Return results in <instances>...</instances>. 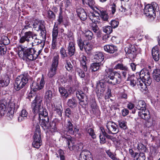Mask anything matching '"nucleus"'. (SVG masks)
Returning <instances> with one entry per match:
<instances>
[{"mask_svg": "<svg viewBox=\"0 0 160 160\" xmlns=\"http://www.w3.org/2000/svg\"><path fill=\"white\" fill-rule=\"evenodd\" d=\"M118 22L115 20H112L110 22V24L112 28H116L118 27Z\"/></svg>", "mask_w": 160, "mask_h": 160, "instance_id": "63", "label": "nucleus"}, {"mask_svg": "<svg viewBox=\"0 0 160 160\" xmlns=\"http://www.w3.org/2000/svg\"><path fill=\"white\" fill-rule=\"evenodd\" d=\"M9 42V40L7 36L4 35L2 36L0 40V45L6 46L8 44Z\"/></svg>", "mask_w": 160, "mask_h": 160, "instance_id": "35", "label": "nucleus"}, {"mask_svg": "<svg viewBox=\"0 0 160 160\" xmlns=\"http://www.w3.org/2000/svg\"><path fill=\"white\" fill-rule=\"evenodd\" d=\"M66 139L68 148L71 151L73 150L76 148V144L75 139L74 138H71L70 136H68Z\"/></svg>", "mask_w": 160, "mask_h": 160, "instance_id": "20", "label": "nucleus"}, {"mask_svg": "<svg viewBox=\"0 0 160 160\" xmlns=\"http://www.w3.org/2000/svg\"><path fill=\"white\" fill-rule=\"evenodd\" d=\"M34 38V34L32 32L29 31L25 32L24 33V35L20 36L19 40V42L21 44H23L26 42L27 44L28 45V44L30 41V38Z\"/></svg>", "mask_w": 160, "mask_h": 160, "instance_id": "12", "label": "nucleus"}, {"mask_svg": "<svg viewBox=\"0 0 160 160\" xmlns=\"http://www.w3.org/2000/svg\"><path fill=\"white\" fill-rule=\"evenodd\" d=\"M87 60L86 57L84 55H82L81 58V63L82 65L83 68L85 71H86L87 70V67L86 65V61Z\"/></svg>", "mask_w": 160, "mask_h": 160, "instance_id": "41", "label": "nucleus"}, {"mask_svg": "<svg viewBox=\"0 0 160 160\" xmlns=\"http://www.w3.org/2000/svg\"><path fill=\"white\" fill-rule=\"evenodd\" d=\"M78 44L81 50L82 51L84 48V46L85 45L84 42L81 39H79L78 40Z\"/></svg>", "mask_w": 160, "mask_h": 160, "instance_id": "57", "label": "nucleus"}, {"mask_svg": "<svg viewBox=\"0 0 160 160\" xmlns=\"http://www.w3.org/2000/svg\"><path fill=\"white\" fill-rule=\"evenodd\" d=\"M84 49L86 52H89L92 49V46L90 43H87L84 46Z\"/></svg>", "mask_w": 160, "mask_h": 160, "instance_id": "58", "label": "nucleus"}, {"mask_svg": "<svg viewBox=\"0 0 160 160\" xmlns=\"http://www.w3.org/2000/svg\"><path fill=\"white\" fill-rule=\"evenodd\" d=\"M58 34V28L57 25H56L55 24L52 31V38L57 39V36Z\"/></svg>", "mask_w": 160, "mask_h": 160, "instance_id": "47", "label": "nucleus"}, {"mask_svg": "<svg viewBox=\"0 0 160 160\" xmlns=\"http://www.w3.org/2000/svg\"><path fill=\"white\" fill-rule=\"evenodd\" d=\"M114 68L116 69H120L122 71H128V68L125 66H124L123 64L121 63H118L114 67Z\"/></svg>", "mask_w": 160, "mask_h": 160, "instance_id": "46", "label": "nucleus"}, {"mask_svg": "<svg viewBox=\"0 0 160 160\" xmlns=\"http://www.w3.org/2000/svg\"><path fill=\"white\" fill-rule=\"evenodd\" d=\"M42 97L39 95H37L33 101L31 105L32 111L35 114L39 113V115H42V114L47 112L46 109L43 108L42 106Z\"/></svg>", "mask_w": 160, "mask_h": 160, "instance_id": "6", "label": "nucleus"}, {"mask_svg": "<svg viewBox=\"0 0 160 160\" xmlns=\"http://www.w3.org/2000/svg\"><path fill=\"white\" fill-rule=\"evenodd\" d=\"M35 128L34 135L33 136V141L32 145L35 148H39L42 145L41 132L40 127L38 125H37Z\"/></svg>", "mask_w": 160, "mask_h": 160, "instance_id": "9", "label": "nucleus"}, {"mask_svg": "<svg viewBox=\"0 0 160 160\" xmlns=\"http://www.w3.org/2000/svg\"><path fill=\"white\" fill-rule=\"evenodd\" d=\"M91 107L92 109V110L94 113H96L99 111L98 107L97 105L96 102L95 101H93L92 102Z\"/></svg>", "mask_w": 160, "mask_h": 160, "instance_id": "53", "label": "nucleus"}, {"mask_svg": "<svg viewBox=\"0 0 160 160\" xmlns=\"http://www.w3.org/2000/svg\"><path fill=\"white\" fill-rule=\"evenodd\" d=\"M103 48L106 51L111 53H114L118 50L117 47L113 44L105 45Z\"/></svg>", "mask_w": 160, "mask_h": 160, "instance_id": "23", "label": "nucleus"}, {"mask_svg": "<svg viewBox=\"0 0 160 160\" xmlns=\"http://www.w3.org/2000/svg\"><path fill=\"white\" fill-rule=\"evenodd\" d=\"M25 25L22 29V31H25L28 29V28H31V22L28 21H26L25 22Z\"/></svg>", "mask_w": 160, "mask_h": 160, "instance_id": "60", "label": "nucleus"}, {"mask_svg": "<svg viewBox=\"0 0 160 160\" xmlns=\"http://www.w3.org/2000/svg\"><path fill=\"white\" fill-rule=\"evenodd\" d=\"M59 91L61 96L63 98H67L69 96V93L64 88L60 87L59 88Z\"/></svg>", "mask_w": 160, "mask_h": 160, "instance_id": "32", "label": "nucleus"}, {"mask_svg": "<svg viewBox=\"0 0 160 160\" xmlns=\"http://www.w3.org/2000/svg\"><path fill=\"white\" fill-rule=\"evenodd\" d=\"M159 8L158 4L153 2L151 4H148L145 7L144 12L146 16L154 18L156 16V12L159 10Z\"/></svg>", "mask_w": 160, "mask_h": 160, "instance_id": "8", "label": "nucleus"}, {"mask_svg": "<svg viewBox=\"0 0 160 160\" xmlns=\"http://www.w3.org/2000/svg\"><path fill=\"white\" fill-rule=\"evenodd\" d=\"M63 34L65 36V38H66V37H67V39H68L69 40H70L71 41H74L73 37L72 35V33L70 31H68L67 34L65 33Z\"/></svg>", "mask_w": 160, "mask_h": 160, "instance_id": "62", "label": "nucleus"}, {"mask_svg": "<svg viewBox=\"0 0 160 160\" xmlns=\"http://www.w3.org/2000/svg\"><path fill=\"white\" fill-rule=\"evenodd\" d=\"M152 74L154 80L158 82L160 81V69H155L153 72Z\"/></svg>", "mask_w": 160, "mask_h": 160, "instance_id": "31", "label": "nucleus"}, {"mask_svg": "<svg viewBox=\"0 0 160 160\" xmlns=\"http://www.w3.org/2000/svg\"><path fill=\"white\" fill-rule=\"evenodd\" d=\"M146 158L144 153L138 152L134 158V160H145Z\"/></svg>", "mask_w": 160, "mask_h": 160, "instance_id": "45", "label": "nucleus"}, {"mask_svg": "<svg viewBox=\"0 0 160 160\" xmlns=\"http://www.w3.org/2000/svg\"><path fill=\"white\" fill-rule=\"evenodd\" d=\"M59 58L58 54L57 53H54L52 58L51 66L58 68Z\"/></svg>", "mask_w": 160, "mask_h": 160, "instance_id": "27", "label": "nucleus"}, {"mask_svg": "<svg viewBox=\"0 0 160 160\" xmlns=\"http://www.w3.org/2000/svg\"><path fill=\"white\" fill-rule=\"evenodd\" d=\"M93 35L92 32L90 30L86 31L83 34L85 39L88 40H90L92 39Z\"/></svg>", "mask_w": 160, "mask_h": 160, "instance_id": "38", "label": "nucleus"}, {"mask_svg": "<svg viewBox=\"0 0 160 160\" xmlns=\"http://www.w3.org/2000/svg\"><path fill=\"white\" fill-rule=\"evenodd\" d=\"M58 24L60 25L63 22V16L62 15V11L60 8V12L59 14L58 18L57 19Z\"/></svg>", "mask_w": 160, "mask_h": 160, "instance_id": "48", "label": "nucleus"}, {"mask_svg": "<svg viewBox=\"0 0 160 160\" xmlns=\"http://www.w3.org/2000/svg\"><path fill=\"white\" fill-rule=\"evenodd\" d=\"M34 38H32L33 40L31 43L32 47L40 44L42 42L41 40L37 38L36 34H34Z\"/></svg>", "mask_w": 160, "mask_h": 160, "instance_id": "44", "label": "nucleus"}, {"mask_svg": "<svg viewBox=\"0 0 160 160\" xmlns=\"http://www.w3.org/2000/svg\"><path fill=\"white\" fill-rule=\"evenodd\" d=\"M6 106L0 103V116H3L6 113V108H7V116L8 120L11 119L14 116L15 109V103L13 99L8 100L6 102Z\"/></svg>", "mask_w": 160, "mask_h": 160, "instance_id": "5", "label": "nucleus"}, {"mask_svg": "<svg viewBox=\"0 0 160 160\" xmlns=\"http://www.w3.org/2000/svg\"><path fill=\"white\" fill-rule=\"evenodd\" d=\"M28 113L27 111L24 109H22L20 112L19 116L18 118V121L19 122L27 118Z\"/></svg>", "mask_w": 160, "mask_h": 160, "instance_id": "29", "label": "nucleus"}, {"mask_svg": "<svg viewBox=\"0 0 160 160\" xmlns=\"http://www.w3.org/2000/svg\"><path fill=\"white\" fill-rule=\"evenodd\" d=\"M47 16L50 20H53L55 18L56 16L55 13L51 11H49L47 13Z\"/></svg>", "mask_w": 160, "mask_h": 160, "instance_id": "51", "label": "nucleus"}, {"mask_svg": "<svg viewBox=\"0 0 160 160\" xmlns=\"http://www.w3.org/2000/svg\"><path fill=\"white\" fill-rule=\"evenodd\" d=\"M83 158L85 160H93L91 153L88 150H83L81 152L79 158Z\"/></svg>", "mask_w": 160, "mask_h": 160, "instance_id": "19", "label": "nucleus"}, {"mask_svg": "<svg viewBox=\"0 0 160 160\" xmlns=\"http://www.w3.org/2000/svg\"><path fill=\"white\" fill-rule=\"evenodd\" d=\"M105 85L103 82H100L97 84V88L98 91L103 92L105 90Z\"/></svg>", "mask_w": 160, "mask_h": 160, "instance_id": "42", "label": "nucleus"}, {"mask_svg": "<svg viewBox=\"0 0 160 160\" xmlns=\"http://www.w3.org/2000/svg\"><path fill=\"white\" fill-rule=\"evenodd\" d=\"M88 132L92 138L94 139L96 138V134L92 128H89L88 130Z\"/></svg>", "mask_w": 160, "mask_h": 160, "instance_id": "59", "label": "nucleus"}, {"mask_svg": "<svg viewBox=\"0 0 160 160\" xmlns=\"http://www.w3.org/2000/svg\"><path fill=\"white\" fill-rule=\"evenodd\" d=\"M56 154L57 155V158H58L59 156L60 160H66L63 150L59 149L58 151V153H56Z\"/></svg>", "mask_w": 160, "mask_h": 160, "instance_id": "49", "label": "nucleus"}, {"mask_svg": "<svg viewBox=\"0 0 160 160\" xmlns=\"http://www.w3.org/2000/svg\"><path fill=\"white\" fill-rule=\"evenodd\" d=\"M103 79L108 83L113 85L119 84L121 81L120 74L116 71H113L111 69L105 70Z\"/></svg>", "mask_w": 160, "mask_h": 160, "instance_id": "4", "label": "nucleus"}, {"mask_svg": "<svg viewBox=\"0 0 160 160\" xmlns=\"http://www.w3.org/2000/svg\"><path fill=\"white\" fill-rule=\"evenodd\" d=\"M118 125L114 122H108L106 125L107 129L106 131L109 134H115L119 131Z\"/></svg>", "mask_w": 160, "mask_h": 160, "instance_id": "13", "label": "nucleus"}, {"mask_svg": "<svg viewBox=\"0 0 160 160\" xmlns=\"http://www.w3.org/2000/svg\"><path fill=\"white\" fill-rule=\"evenodd\" d=\"M138 149L139 152V153H144L146 150V147L142 144H140L138 147Z\"/></svg>", "mask_w": 160, "mask_h": 160, "instance_id": "55", "label": "nucleus"}, {"mask_svg": "<svg viewBox=\"0 0 160 160\" xmlns=\"http://www.w3.org/2000/svg\"><path fill=\"white\" fill-rule=\"evenodd\" d=\"M50 129L52 132H54L58 131L56 126V123L55 122H52L49 125V128H48Z\"/></svg>", "mask_w": 160, "mask_h": 160, "instance_id": "43", "label": "nucleus"}, {"mask_svg": "<svg viewBox=\"0 0 160 160\" xmlns=\"http://www.w3.org/2000/svg\"><path fill=\"white\" fill-rule=\"evenodd\" d=\"M52 97V91L50 90H48L45 93V98L47 103L50 102Z\"/></svg>", "mask_w": 160, "mask_h": 160, "instance_id": "37", "label": "nucleus"}, {"mask_svg": "<svg viewBox=\"0 0 160 160\" xmlns=\"http://www.w3.org/2000/svg\"><path fill=\"white\" fill-rule=\"evenodd\" d=\"M65 62L66 64L65 66L66 69L68 72H72L73 69V65L68 60H65Z\"/></svg>", "mask_w": 160, "mask_h": 160, "instance_id": "40", "label": "nucleus"}, {"mask_svg": "<svg viewBox=\"0 0 160 160\" xmlns=\"http://www.w3.org/2000/svg\"><path fill=\"white\" fill-rule=\"evenodd\" d=\"M10 82L8 75L0 76V86L3 87L7 86Z\"/></svg>", "mask_w": 160, "mask_h": 160, "instance_id": "22", "label": "nucleus"}, {"mask_svg": "<svg viewBox=\"0 0 160 160\" xmlns=\"http://www.w3.org/2000/svg\"><path fill=\"white\" fill-rule=\"evenodd\" d=\"M42 115H39L40 119V123L41 126L44 130L48 129L49 128V118L48 112H45L42 114Z\"/></svg>", "mask_w": 160, "mask_h": 160, "instance_id": "11", "label": "nucleus"}, {"mask_svg": "<svg viewBox=\"0 0 160 160\" xmlns=\"http://www.w3.org/2000/svg\"><path fill=\"white\" fill-rule=\"evenodd\" d=\"M76 96L77 97L81 102H84V99L87 101L86 96L85 94L82 91H78L76 93Z\"/></svg>", "mask_w": 160, "mask_h": 160, "instance_id": "33", "label": "nucleus"}, {"mask_svg": "<svg viewBox=\"0 0 160 160\" xmlns=\"http://www.w3.org/2000/svg\"><path fill=\"white\" fill-rule=\"evenodd\" d=\"M94 59L96 62L101 63L104 60V55L102 52H96L94 56Z\"/></svg>", "mask_w": 160, "mask_h": 160, "instance_id": "25", "label": "nucleus"}, {"mask_svg": "<svg viewBox=\"0 0 160 160\" xmlns=\"http://www.w3.org/2000/svg\"><path fill=\"white\" fill-rule=\"evenodd\" d=\"M88 17L93 23L99 22V14L97 12V10L93 12H90L88 14Z\"/></svg>", "mask_w": 160, "mask_h": 160, "instance_id": "18", "label": "nucleus"}, {"mask_svg": "<svg viewBox=\"0 0 160 160\" xmlns=\"http://www.w3.org/2000/svg\"><path fill=\"white\" fill-rule=\"evenodd\" d=\"M28 46L27 45H25L24 46L19 45L18 47L19 57L27 62L35 60L38 56L34 48H29L26 49Z\"/></svg>", "mask_w": 160, "mask_h": 160, "instance_id": "2", "label": "nucleus"}, {"mask_svg": "<svg viewBox=\"0 0 160 160\" xmlns=\"http://www.w3.org/2000/svg\"><path fill=\"white\" fill-rule=\"evenodd\" d=\"M78 16L81 20H85L87 18V15L86 12L82 8H78L77 10Z\"/></svg>", "mask_w": 160, "mask_h": 160, "instance_id": "24", "label": "nucleus"}, {"mask_svg": "<svg viewBox=\"0 0 160 160\" xmlns=\"http://www.w3.org/2000/svg\"><path fill=\"white\" fill-rule=\"evenodd\" d=\"M118 125L119 128L124 130L128 129L127 122L124 120H121L118 121Z\"/></svg>", "mask_w": 160, "mask_h": 160, "instance_id": "39", "label": "nucleus"}, {"mask_svg": "<svg viewBox=\"0 0 160 160\" xmlns=\"http://www.w3.org/2000/svg\"><path fill=\"white\" fill-rule=\"evenodd\" d=\"M121 2L122 5L119 8V10L122 12H125L126 14L130 15L131 14L132 11L130 5L128 3L124 4L127 2L129 0H120Z\"/></svg>", "mask_w": 160, "mask_h": 160, "instance_id": "15", "label": "nucleus"}, {"mask_svg": "<svg viewBox=\"0 0 160 160\" xmlns=\"http://www.w3.org/2000/svg\"><path fill=\"white\" fill-rule=\"evenodd\" d=\"M60 53L61 58L62 59H64L65 58L67 57L68 56V55L66 53L65 50L63 48H61Z\"/></svg>", "mask_w": 160, "mask_h": 160, "instance_id": "56", "label": "nucleus"}, {"mask_svg": "<svg viewBox=\"0 0 160 160\" xmlns=\"http://www.w3.org/2000/svg\"><path fill=\"white\" fill-rule=\"evenodd\" d=\"M103 31L107 34H110L112 31V28L110 26H107L103 27Z\"/></svg>", "mask_w": 160, "mask_h": 160, "instance_id": "50", "label": "nucleus"}, {"mask_svg": "<svg viewBox=\"0 0 160 160\" xmlns=\"http://www.w3.org/2000/svg\"><path fill=\"white\" fill-rule=\"evenodd\" d=\"M67 104L68 106L71 108H73L76 106V103L75 102L74 100L72 99H69L68 100Z\"/></svg>", "mask_w": 160, "mask_h": 160, "instance_id": "52", "label": "nucleus"}, {"mask_svg": "<svg viewBox=\"0 0 160 160\" xmlns=\"http://www.w3.org/2000/svg\"><path fill=\"white\" fill-rule=\"evenodd\" d=\"M90 27L91 29L95 33H96L98 30V28L96 23H91Z\"/></svg>", "mask_w": 160, "mask_h": 160, "instance_id": "61", "label": "nucleus"}, {"mask_svg": "<svg viewBox=\"0 0 160 160\" xmlns=\"http://www.w3.org/2000/svg\"><path fill=\"white\" fill-rule=\"evenodd\" d=\"M58 68L51 66L50 68L48 69V76L49 78H52L56 73V72Z\"/></svg>", "mask_w": 160, "mask_h": 160, "instance_id": "36", "label": "nucleus"}, {"mask_svg": "<svg viewBox=\"0 0 160 160\" xmlns=\"http://www.w3.org/2000/svg\"><path fill=\"white\" fill-rule=\"evenodd\" d=\"M137 79L134 76H130L128 77L127 81L128 82V83L132 87H133L137 84Z\"/></svg>", "mask_w": 160, "mask_h": 160, "instance_id": "30", "label": "nucleus"}, {"mask_svg": "<svg viewBox=\"0 0 160 160\" xmlns=\"http://www.w3.org/2000/svg\"><path fill=\"white\" fill-rule=\"evenodd\" d=\"M152 55L154 60L158 61L159 59V53L157 47H154L152 49Z\"/></svg>", "mask_w": 160, "mask_h": 160, "instance_id": "28", "label": "nucleus"}, {"mask_svg": "<svg viewBox=\"0 0 160 160\" xmlns=\"http://www.w3.org/2000/svg\"><path fill=\"white\" fill-rule=\"evenodd\" d=\"M107 153L108 156L113 160H119V159L116 158L115 155L113 153H112L111 152L108 151Z\"/></svg>", "mask_w": 160, "mask_h": 160, "instance_id": "64", "label": "nucleus"}, {"mask_svg": "<svg viewBox=\"0 0 160 160\" xmlns=\"http://www.w3.org/2000/svg\"><path fill=\"white\" fill-rule=\"evenodd\" d=\"M65 130L69 134L74 135L75 133H78L79 130L77 128L76 126L73 128L72 122L70 120H68L66 125Z\"/></svg>", "mask_w": 160, "mask_h": 160, "instance_id": "14", "label": "nucleus"}, {"mask_svg": "<svg viewBox=\"0 0 160 160\" xmlns=\"http://www.w3.org/2000/svg\"><path fill=\"white\" fill-rule=\"evenodd\" d=\"M45 84V82L43 77H42L39 82H34L31 85L32 89H33L34 91L40 90L42 89Z\"/></svg>", "mask_w": 160, "mask_h": 160, "instance_id": "17", "label": "nucleus"}, {"mask_svg": "<svg viewBox=\"0 0 160 160\" xmlns=\"http://www.w3.org/2000/svg\"><path fill=\"white\" fill-rule=\"evenodd\" d=\"M139 74L140 78L137 80V84L140 90L143 92L147 90V86L151 84L152 79L150 78L149 71L146 69L142 70Z\"/></svg>", "mask_w": 160, "mask_h": 160, "instance_id": "3", "label": "nucleus"}, {"mask_svg": "<svg viewBox=\"0 0 160 160\" xmlns=\"http://www.w3.org/2000/svg\"><path fill=\"white\" fill-rule=\"evenodd\" d=\"M75 71L77 72L78 75L81 78H84L85 76V74L83 71L78 68H75Z\"/></svg>", "mask_w": 160, "mask_h": 160, "instance_id": "54", "label": "nucleus"}, {"mask_svg": "<svg viewBox=\"0 0 160 160\" xmlns=\"http://www.w3.org/2000/svg\"><path fill=\"white\" fill-rule=\"evenodd\" d=\"M125 51L128 57L131 59L134 58L137 55L136 50L134 45H130L128 47L125 48Z\"/></svg>", "mask_w": 160, "mask_h": 160, "instance_id": "16", "label": "nucleus"}, {"mask_svg": "<svg viewBox=\"0 0 160 160\" xmlns=\"http://www.w3.org/2000/svg\"><path fill=\"white\" fill-rule=\"evenodd\" d=\"M33 28L37 31H41V36H45L46 31L44 21L39 20H36L32 25Z\"/></svg>", "mask_w": 160, "mask_h": 160, "instance_id": "10", "label": "nucleus"}, {"mask_svg": "<svg viewBox=\"0 0 160 160\" xmlns=\"http://www.w3.org/2000/svg\"><path fill=\"white\" fill-rule=\"evenodd\" d=\"M102 64L101 63L96 62L92 63L90 66V69L92 72H95L98 70Z\"/></svg>", "mask_w": 160, "mask_h": 160, "instance_id": "34", "label": "nucleus"}, {"mask_svg": "<svg viewBox=\"0 0 160 160\" xmlns=\"http://www.w3.org/2000/svg\"><path fill=\"white\" fill-rule=\"evenodd\" d=\"M135 108L140 111L138 112V116L146 121V126L149 128L153 124V120L151 118L150 112L146 109V104L143 100H136L134 102Z\"/></svg>", "mask_w": 160, "mask_h": 160, "instance_id": "1", "label": "nucleus"}, {"mask_svg": "<svg viewBox=\"0 0 160 160\" xmlns=\"http://www.w3.org/2000/svg\"><path fill=\"white\" fill-rule=\"evenodd\" d=\"M29 78V75L27 73L18 77L14 82V88L15 89L18 91L23 88L28 83Z\"/></svg>", "mask_w": 160, "mask_h": 160, "instance_id": "7", "label": "nucleus"}, {"mask_svg": "<svg viewBox=\"0 0 160 160\" xmlns=\"http://www.w3.org/2000/svg\"><path fill=\"white\" fill-rule=\"evenodd\" d=\"M75 45L74 41H71L68 43L67 49L68 55L70 57L74 54L75 50Z\"/></svg>", "mask_w": 160, "mask_h": 160, "instance_id": "21", "label": "nucleus"}, {"mask_svg": "<svg viewBox=\"0 0 160 160\" xmlns=\"http://www.w3.org/2000/svg\"><path fill=\"white\" fill-rule=\"evenodd\" d=\"M97 12L99 14V16L101 17L103 21H108V16L105 10L102 9H98Z\"/></svg>", "mask_w": 160, "mask_h": 160, "instance_id": "26", "label": "nucleus"}]
</instances>
